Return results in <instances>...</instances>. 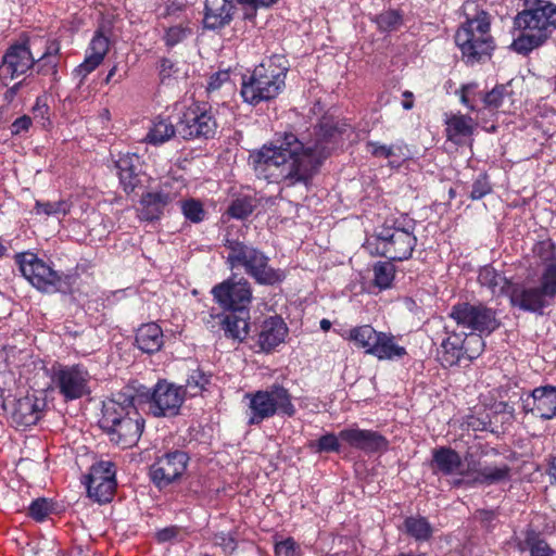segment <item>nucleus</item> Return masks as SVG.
I'll return each mask as SVG.
<instances>
[{"instance_id":"1","label":"nucleus","mask_w":556,"mask_h":556,"mask_svg":"<svg viewBox=\"0 0 556 556\" xmlns=\"http://www.w3.org/2000/svg\"><path fill=\"white\" fill-rule=\"evenodd\" d=\"M337 129L323 123L315 129V138L300 140L286 132L269 144H264L250 155L251 164L258 177L286 187L307 186L326 159L330 144L336 141Z\"/></svg>"},{"instance_id":"2","label":"nucleus","mask_w":556,"mask_h":556,"mask_svg":"<svg viewBox=\"0 0 556 556\" xmlns=\"http://www.w3.org/2000/svg\"><path fill=\"white\" fill-rule=\"evenodd\" d=\"M99 425L112 443L128 448L139 441L144 419L135 406L134 396L123 392L103 402Z\"/></svg>"},{"instance_id":"3","label":"nucleus","mask_w":556,"mask_h":556,"mask_svg":"<svg viewBox=\"0 0 556 556\" xmlns=\"http://www.w3.org/2000/svg\"><path fill=\"white\" fill-rule=\"evenodd\" d=\"M289 61L285 55L274 54L254 67L250 76H244L241 85L243 101L257 105L278 97L286 87Z\"/></svg>"},{"instance_id":"4","label":"nucleus","mask_w":556,"mask_h":556,"mask_svg":"<svg viewBox=\"0 0 556 556\" xmlns=\"http://www.w3.org/2000/svg\"><path fill=\"white\" fill-rule=\"evenodd\" d=\"M515 24L520 34L514 39L511 48L521 54H528L542 46L556 29V5L546 2L535 9L519 13Z\"/></svg>"},{"instance_id":"5","label":"nucleus","mask_w":556,"mask_h":556,"mask_svg":"<svg viewBox=\"0 0 556 556\" xmlns=\"http://www.w3.org/2000/svg\"><path fill=\"white\" fill-rule=\"evenodd\" d=\"M225 248L231 269L243 268L260 285H275L283 280L285 273L269 266V258L258 249L229 238L225 240Z\"/></svg>"},{"instance_id":"6","label":"nucleus","mask_w":556,"mask_h":556,"mask_svg":"<svg viewBox=\"0 0 556 556\" xmlns=\"http://www.w3.org/2000/svg\"><path fill=\"white\" fill-rule=\"evenodd\" d=\"M455 43L462 52L466 64L473 65L490 58L494 42L490 35V18L481 11L473 18H468L456 31Z\"/></svg>"},{"instance_id":"7","label":"nucleus","mask_w":556,"mask_h":556,"mask_svg":"<svg viewBox=\"0 0 556 556\" xmlns=\"http://www.w3.org/2000/svg\"><path fill=\"white\" fill-rule=\"evenodd\" d=\"M248 401V425H260L275 415L292 417L295 407L289 391L280 384H273L264 390L249 392L244 395Z\"/></svg>"},{"instance_id":"8","label":"nucleus","mask_w":556,"mask_h":556,"mask_svg":"<svg viewBox=\"0 0 556 556\" xmlns=\"http://www.w3.org/2000/svg\"><path fill=\"white\" fill-rule=\"evenodd\" d=\"M510 304L525 312L542 314L556 296V264H548L539 283H516L510 287Z\"/></svg>"},{"instance_id":"9","label":"nucleus","mask_w":556,"mask_h":556,"mask_svg":"<svg viewBox=\"0 0 556 556\" xmlns=\"http://www.w3.org/2000/svg\"><path fill=\"white\" fill-rule=\"evenodd\" d=\"M414 228L413 222H387L374 237L376 254L391 261L408 260L417 244ZM367 244L370 248L372 242L368 241Z\"/></svg>"},{"instance_id":"10","label":"nucleus","mask_w":556,"mask_h":556,"mask_svg":"<svg viewBox=\"0 0 556 556\" xmlns=\"http://www.w3.org/2000/svg\"><path fill=\"white\" fill-rule=\"evenodd\" d=\"M15 261L23 277L40 292H64L70 286L68 277L64 273L55 270L51 263L34 253H18Z\"/></svg>"},{"instance_id":"11","label":"nucleus","mask_w":556,"mask_h":556,"mask_svg":"<svg viewBox=\"0 0 556 556\" xmlns=\"http://www.w3.org/2000/svg\"><path fill=\"white\" fill-rule=\"evenodd\" d=\"M142 389L143 391L138 390V396L146 401L152 416L174 417L179 414L186 397L181 386L160 380L152 389Z\"/></svg>"},{"instance_id":"12","label":"nucleus","mask_w":556,"mask_h":556,"mask_svg":"<svg viewBox=\"0 0 556 556\" xmlns=\"http://www.w3.org/2000/svg\"><path fill=\"white\" fill-rule=\"evenodd\" d=\"M217 127L212 106L204 102L187 106L177 121V132L187 140L213 138Z\"/></svg>"},{"instance_id":"13","label":"nucleus","mask_w":556,"mask_h":556,"mask_svg":"<svg viewBox=\"0 0 556 556\" xmlns=\"http://www.w3.org/2000/svg\"><path fill=\"white\" fill-rule=\"evenodd\" d=\"M450 316L469 333H491L500 326L495 311L481 303L454 305Z\"/></svg>"},{"instance_id":"14","label":"nucleus","mask_w":556,"mask_h":556,"mask_svg":"<svg viewBox=\"0 0 556 556\" xmlns=\"http://www.w3.org/2000/svg\"><path fill=\"white\" fill-rule=\"evenodd\" d=\"M188 463L189 456L186 452L179 450L167 452L156 457L150 466V480L159 490H163L182 478Z\"/></svg>"},{"instance_id":"15","label":"nucleus","mask_w":556,"mask_h":556,"mask_svg":"<svg viewBox=\"0 0 556 556\" xmlns=\"http://www.w3.org/2000/svg\"><path fill=\"white\" fill-rule=\"evenodd\" d=\"M185 188L184 181L177 178H166L157 190L147 192L141 197L140 216L144 220L159 219L165 208L176 201Z\"/></svg>"},{"instance_id":"16","label":"nucleus","mask_w":556,"mask_h":556,"mask_svg":"<svg viewBox=\"0 0 556 556\" xmlns=\"http://www.w3.org/2000/svg\"><path fill=\"white\" fill-rule=\"evenodd\" d=\"M89 379L88 370L81 365L53 367L52 382L66 401L88 394Z\"/></svg>"},{"instance_id":"17","label":"nucleus","mask_w":556,"mask_h":556,"mask_svg":"<svg viewBox=\"0 0 556 556\" xmlns=\"http://www.w3.org/2000/svg\"><path fill=\"white\" fill-rule=\"evenodd\" d=\"M215 301L226 311H249L252 300L250 283L241 278L238 281L228 279L212 290Z\"/></svg>"},{"instance_id":"18","label":"nucleus","mask_w":556,"mask_h":556,"mask_svg":"<svg viewBox=\"0 0 556 556\" xmlns=\"http://www.w3.org/2000/svg\"><path fill=\"white\" fill-rule=\"evenodd\" d=\"M115 473V466L112 462L96 463L87 477L88 496L98 503L110 502L116 488Z\"/></svg>"},{"instance_id":"19","label":"nucleus","mask_w":556,"mask_h":556,"mask_svg":"<svg viewBox=\"0 0 556 556\" xmlns=\"http://www.w3.org/2000/svg\"><path fill=\"white\" fill-rule=\"evenodd\" d=\"M35 66V58L26 43L8 48L0 63V79L4 85L24 75Z\"/></svg>"},{"instance_id":"20","label":"nucleus","mask_w":556,"mask_h":556,"mask_svg":"<svg viewBox=\"0 0 556 556\" xmlns=\"http://www.w3.org/2000/svg\"><path fill=\"white\" fill-rule=\"evenodd\" d=\"M342 442L350 447L363 451L366 454L383 453L389 447V441L377 431L361 429L352 426L339 432Z\"/></svg>"},{"instance_id":"21","label":"nucleus","mask_w":556,"mask_h":556,"mask_svg":"<svg viewBox=\"0 0 556 556\" xmlns=\"http://www.w3.org/2000/svg\"><path fill=\"white\" fill-rule=\"evenodd\" d=\"M433 471L443 476H459L454 485L467 484L471 469H465L460 455L453 448L441 446L432 452Z\"/></svg>"},{"instance_id":"22","label":"nucleus","mask_w":556,"mask_h":556,"mask_svg":"<svg viewBox=\"0 0 556 556\" xmlns=\"http://www.w3.org/2000/svg\"><path fill=\"white\" fill-rule=\"evenodd\" d=\"M522 408L526 413L545 420L556 418V387L543 386L535 388L522 397Z\"/></svg>"},{"instance_id":"23","label":"nucleus","mask_w":556,"mask_h":556,"mask_svg":"<svg viewBox=\"0 0 556 556\" xmlns=\"http://www.w3.org/2000/svg\"><path fill=\"white\" fill-rule=\"evenodd\" d=\"M47 407L46 396L37 393L27 394L16 401L12 419L17 426L30 427L43 416Z\"/></svg>"},{"instance_id":"24","label":"nucleus","mask_w":556,"mask_h":556,"mask_svg":"<svg viewBox=\"0 0 556 556\" xmlns=\"http://www.w3.org/2000/svg\"><path fill=\"white\" fill-rule=\"evenodd\" d=\"M109 38L101 31H97L87 48L84 62L74 70V75L79 77L80 84L103 62L109 51Z\"/></svg>"},{"instance_id":"25","label":"nucleus","mask_w":556,"mask_h":556,"mask_svg":"<svg viewBox=\"0 0 556 556\" xmlns=\"http://www.w3.org/2000/svg\"><path fill=\"white\" fill-rule=\"evenodd\" d=\"M232 0H205L203 25L215 30L228 25L235 12Z\"/></svg>"},{"instance_id":"26","label":"nucleus","mask_w":556,"mask_h":556,"mask_svg":"<svg viewBox=\"0 0 556 556\" xmlns=\"http://www.w3.org/2000/svg\"><path fill=\"white\" fill-rule=\"evenodd\" d=\"M287 333L288 328L281 317H269L264 320L261 327L257 341L260 349L264 352H270L283 342Z\"/></svg>"},{"instance_id":"27","label":"nucleus","mask_w":556,"mask_h":556,"mask_svg":"<svg viewBox=\"0 0 556 556\" xmlns=\"http://www.w3.org/2000/svg\"><path fill=\"white\" fill-rule=\"evenodd\" d=\"M116 168L125 191H134L141 181L142 162L140 156L135 153L121 155L116 161Z\"/></svg>"},{"instance_id":"28","label":"nucleus","mask_w":556,"mask_h":556,"mask_svg":"<svg viewBox=\"0 0 556 556\" xmlns=\"http://www.w3.org/2000/svg\"><path fill=\"white\" fill-rule=\"evenodd\" d=\"M511 468L507 464L485 465L478 470H471L467 485H493L508 482Z\"/></svg>"},{"instance_id":"29","label":"nucleus","mask_w":556,"mask_h":556,"mask_svg":"<svg viewBox=\"0 0 556 556\" xmlns=\"http://www.w3.org/2000/svg\"><path fill=\"white\" fill-rule=\"evenodd\" d=\"M406 354V349L397 344L392 333L379 331L369 355L377 357L379 361H396L403 358Z\"/></svg>"},{"instance_id":"30","label":"nucleus","mask_w":556,"mask_h":556,"mask_svg":"<svg viewBox=\"0 0 556 556\" xmlns=\"http://www.w3.org/2000/svg\"><path fill=\"white\" fill-rule=\"evenodd\" d=\"M136 343L138 349L148 354L160 351L164 343L162 328L155 323L142 325L137 330Z\"/></svg>"},{"instance_id":"31","label":"nucleus","mask_w":556,"mask_h":556,"mask_svg":"<svg viewBox=\"0 0 556 556\" xmlns=\"http://www.w3.org/2000/svg\"><path fill=\"white\" fill-rule=\"evenodd\" d=\"M368 151L375 157L389 159V164L399 167L403 161L409 157V151L403 142H396L391 146L370 141L367 143Z\"/></svg>"},{"instance_id":"32","label":"nucleus","mask_w":556,"mask_h":556,"mask_svg":"<svg viewBox=\"0 0 556 556\" xmlns=\"http://www.w3.org/2000/svg\"><path fill=\"white\" fill-rule=\"evenodd\" d=\"M249 311H228L222 321L225 336L239 341L245 339L249 332Z\"/></svg>"},{"instance_id":"33","label":"nucleus","mask_w":556,"mask_h":556,"mask_svg":"<svg viewBox=\"0 0 556 556\" xmlns=\"http://www.w3.org/2000/svg\"><path fill=\"white\" fill-rule=\"evenodd\" d=\"M400 530L418 543L428 542L434 532L429 520L420 515L406 517Z\"/></svg>"},{"instance_id":"34","label":"nucleus","mask_w":556,"mask_h":556,"mask_svg":"<svg viewBox=\"0 0 556 556\" xmlns=\"http://www.w3.org/2000/svg\"><path fill=\"white\" fill-rule=\"evenodd\" d=\"M177 132V124L175 125L168 117L157 116L144 137L147 143L160 146L169 141Z\"/></svg>"},{"instance_id":"35","label":"nucleus","mask_w":556,"mask_h":556,"mask_svg":"<svg viewBox=\"0 0 556 556\" xmlns=\"http://www.w3.org/2000/svg\"><path fill=\"white\" fill-rule=\"evenodd\" d=\"M60 42L51 40L47 42L46 50L41 56L35 59V66L38 74L51 75L56 79L58 66L60 62Z\"/></svg>"},{"instance_id":"36","label":"nucleus","mask_w":556,"mask_h":556,"mask_svg":"<svg viewBox=\"0 0 556 556\" xmlns=\"http://www.w3.org/2000/svg\"><path fill=\"white\" fill-rule=\"evenodd\" d=\"M478 281L481 286L486 287L494 295H509L510 287H513V283H510L506 277L491 266H484L480 269Z\"/></svg>"},{"instance_id":"37","label":"nucleus","mask_w":556,"mask_h":556,"mask_svg":"<svg viewBox=\"0 0 556 556\" xmlns=\"http://www.w3.org/2000/svg\"><path fill=\"white\" fill-rule=\"evenodd\" d=\"M378 333L379 331L372 326L362 325L351 328L343 337L353 342L356 348L364 350L366 354H370Z\"/></svg>"},{"instance_id":"38","label":"nucleus","mask_w":556,"mask_h":556,"mask_svg":"<svg viewBox=\"0 0 556 556\" xmlns=\"http://www.w3.org/2000/svg\"><path fill=\"white\" fill-rule=\"evenodd\" d=\"M473 131V121L466 115H453L446 121L447 139L460 144L464 138L469 137Z\"/></svg>"},{"instance_id":"39","label":"nucleus","mask_w":556,"mask_h":556,"mask_svg":"<svg viewBox=\"0 0 556 556\" xmlns=\"http://www.w3.org/2000/svg\"><path fill=\"white\" fill-rule=\"evenodd\" d=\"M395 275V267L389 262H379L374 267V282L380 289L390 288Z\"/></svg>"},{"instance_id":"40","label":"nucleus","mask_w":556,"mask_h":556,"mask_svg":"<svg viewBox=\"0 0 556 556\" xmlns=\"http://www.w3.org/2000/svg\"><path fill=\"white\" fill-rule=\"evenodd\" d=\"M211 382V375L205 374L201 369H194L189 375L186 383V388L184 389L186 393L188 392L191 396H195L200 394L203 390H205L206 386Z\"/></svg>"},{"instance_id":"41","label":"nucleus","mask_w":556,"mask_h":556,"mask_svg":"<svg viewBox=\"0 0 556 556\" xmlns=\"http://www.w3.org/2000/svg\"><path fill=\"white\" fill-rule=\"evenodd\" d=\"M35 213L38 215L46 216H59L66 215L71 210V204L65 200H60L58 202H42L36 201L35 203Z\"/></svg>"},{"instance_id":"42","label":"nucleus","mask_w":556,"mask_h":556,"mask_svg":"<svg viewBox=\"0 0 556 556\" xmlns=\"http://www.w3.org/2000/svg\"><path fill=\"white\" fill-rule=\"evenodd\" d=\"M525 548L529 551V556H555V552L544 541L539 539L534 532L527 534Z\"/></svg>"},{"instance_id":"43","label":"nucleus","mask_w":556,"mask_h":556,"mask_svg":"<svg viewBox=\"0 0 556 556\" xmlns=\"http://www.w3.org/2000/svg\"><path fill=\"white\" fill-rule=\"evenodd\" d=\"M191 34L192 29L188 26V24H179L168 27L165 30L163 40L168 48H173L191 36Z\"/></svg>"},{"instance_id":"44","label":"nucleus","mask_w":556,"mask_h":556,"mask_svg":"<svg viewBox=\"0 0 556 556\" xmlns=\"http://www.w3.org/2000/svg\"><path fill=\"white\" fill-rule=\"evenodd\" d=\"M340 441L341 439L339 434L336 435L334 433H326L321 435L317 441L312 442L309 446L314 448L316 453H338L341 448Z\"/></svg>"},{"instance_id":"45","label":"nucleus","mask_w":556,"mask_h":556,"mask_svg":"<svg viewBox=\"0 0 556 556\" xmlns=\"http://www.w3.org/2000/svg\"><path fill=\"white\" fill-rule=\"evenodd\" d=\"M181 211L186 219L191 223L198 224L204 220L205 211L202 203L195 199H189L181 202Z\"/></svg>"},{"instance_id":"46","label":"nucleus","mask_w":556,"mask_h":556,"mask_svg":"<svg viewBox=\"0 0 556 556\" xmlns=\"http://www.w3.org/2000/svg\"><path fill=\"white\" fill-rule=\"evenodd\" d=\"M254 210L253 201L251 198L243 197L235 199L229 205L227 213L236 219H243L252 214Z\"/></svg>"},{"instance_id":"47","label":"nucleus","mask_w":556,"mask_h":556,"mask_svg":"<svg viewBox=\"0 0 556 556\" xmlns=\"http://www.w3.org/2000/svg\"><path fill=\"white\" fill-rule=\"evenodd\" d=\"M375 22L382 31L395 30L402 23V16L394 10H389L376 16Z\"/></svg>"},{"instance_id":"48","label":"nucleus","mask_w":556,"mask_h":556,"mask_svg":"<svg viewBox=\"0 0 556 556\" xmlns=\"http://www.w3.org/2000/svg\"><path fill=\"white\" fill-rule=\"evenodd\" d=\"M278 1L279 0H236V2L243 8V17L245 20H253L258 9H268Z\"/></svg>"},{"instance_id":"49","label":"nucleus","mask_w":556,"mask_h":556,"mask_svg":"<svg viewBox=\"0 0 556 556\" xmlns=\"http://www.w3.org/2000/svg\"><path fill=\"white\" fill-rule=\"evenodd\" d=\"M442 350L443 361L448 365L457 363L463 355V349L459 345V342L452 341L450 338L442 342Z\"/></svg>"},{"instance_id":"50","label":"nucleus","mask_w":556,"mask_h":556,"mask_svg":"<svg viewBox=\"0 0 556 556\" xmlns=\"http://www.w3.org/2000/svg\"><path fill=\"white\" fill-rule=\"evenodd\" d=\"M479 100H481L484 104V108L488 110H496L498 109L504 101V88L495 87L490 92L482 94L478 93Z\"/></svg>"},{"instance_id":"51","label":"nucleus","mask_w":556,"mask_h":556,"mask_svg":"<svg viewBox=\"0 0 556 556\" xmlns=\"http://www.w3.org/2000/svg\"><path fill=\"white\" fill-rule=\"evenodd\" d=\"M51 504L46 498H37L28 507V515L36 521L45 520L51 513Z\"/></svg>"},{"instance_id":"52","label":"nucleus","mask_w":556,"mask_h":556,"mask_svg":"<svg viewBox=\"0 0 556 556\" xmlns=\"http://www.w3.org/2000/svg\"><path fill=\"white\" fill-rule=\"evenodd\" d=\"M214 544L219 546L225 554H231L237 548V540L231 532H218L214 535Z\"/></svg>"},{"instance_id":"53","label":"nucleus","mask_w":556,"mask_h":556,"mask_svg":"<svg viewBox=\"0 0 556 556\" xmlns=\"http://www.w3.org/2000/svg\"><path fill=\"white\" fill-rule=\"evenodd\" d=\"M276 556H299L300 545L294 541L293 538H287L275 544Z\"/></svg>"},{"instance_id":"54","label":"nucleus","mask_w":556,"mask_h":556,"mask_svg":"<svg viewBox=\"0 0 556 556\" xmlns=\"http://www.w3.org/2000/svg\"><path fill=\"white\" fill-rule=\"evenodd\" d=\"M491 192V186L485 175H480L472 184L470 198L480 200Z\"/></svg>"},{"instance_id":"55","label":"nucleus","mask_w":556,"mask_h":556,"mask_svg":"<svg viewBox=\"0 0 556 556\" xmlns=\"http://www.w3.org/2000/svg\"><path fill=\"white\" fill-rule=\"evenodd\" d=\"M476 87V84H468L464 85L460 89V102L471 111L477 110L476 102L479 99L478 93H473Z\"/></svg>"},{"instance_id":"56","label":"nucleus","mask_w":556,"mask_h":556,"mask_svg":"<svg viewBox=\"0 0 556 556\" xmlns=\"http://www.w3.org/2000/svg\"><path fill=\"white\" fill-rule=\"evenodd\" d=\"M230 83V73L229 71H219L213 74L210 77L208 84H207V91L212 92L215 90L220 89L224 85Z\"/></svg>"},{"instance_id":"57","label":"nucleus","mask_w":556,"mask_h":556,"mask_svg":"<svg viewBox=\"0 0 556 556\" xmlns=\"http://www.w3.org/2000/svg\"><path fill=\"white\" fill-rule=\"evenodd\" d=\"M176 72H177L176 65L170 59L162 58L160 60L159 75H160L162 83H164L166 79L170 78L173 76V74Z\"/></svg>"},{"instance_id":"58","label":"nucleus","mask_w":556,"mask_h":556,"mask_svg":"<svg viewBox=\"0 0 556 556\" xmlns=\"http://www.w3.org/2000/svg\"><path fill=\"white\" fill-rule=\"evenodd\" d=\"M31 125V119L29 116H21L16 118L11 125V132L13 135H20L24 131H27Z\"/></svg>"},{"instance_id":"59","label":"nucleus","mask_w":556,"mask_h":556,"mask_svg":"<svg viewBox=\"0 0 556 556\" xmlns=\"http://www.w3.org/2000/svg\"><path fill=\"white\" fill-rule=\"evenodd\" d=\"M177 535V529L174 527L165 528L156 533L159 542H167Z\"/></svg>"},{"instance_id":"60","label":"nucleus","mask_w":556,"mask_h":556,"mask_svg":"<svg viewBox=\"0 0 556 556\" xmlns=\"http://www.w3.org/2000/svg\"><path fill=\"white\" fill-rule=\"evenodd\" d=\"M402 106L404 110H410L414 106V94L413 92L405 90L403 93Z\"/></svg>"},{"instance_id":"61","label":"nucleus","mask_w":556,"mask_h":556,"mask_svg":"<svg viewBox=\"0 0 556 556\" xmlns=\"http://www.w3.org/2000/svg\"><path fill=\"white\" fill-rule=\"evenodd\" d=\"M546 251L547 256L546 260H549L553 255V251L551 250V244L547 242H540L534 247V252L540 254L541 252Z\"/></svg>"},{"instance_id":"62","label":"nucleus","mask_w":556,"mask_h":556,"mask_svg":"<svg viewBox=\"0 0 556 556\" xmlns=\"http://www.w3.org/2000/svg\"><path fill=\"white\" fill-rule=\"evenodd\" d=\"M478 514L483 521L490 522L495 518V513L492 510H479Z\"/></svg>"},{"instance_id":"63","label":"nucleus","mask_w":556,"mask_h":556,"mask_svg":"<svg viewBox=\"0 0 556 556\" xmlns=\"http://www.w3.org/2000/svg\"><path fill=\"white\" fill-rule=\"evenodd\" d=\"M22 83L14 84L8 91H7V98H13L18 89L21 88Z\"/></svg>"},{"instance_id":"64","label":"nucleus","mask_w":556,"mask_h":556,"mask_svg":"<svg viewBox=\"0 0 556 556\" xmlns=\"http://www.w3.org/2000/svg\"><path fill=\"white\" fill-rule=\"evenodd\" d=\"M548 471L549 476L556 481V457L551 462Z\"/></svg>"}]
</instances>
